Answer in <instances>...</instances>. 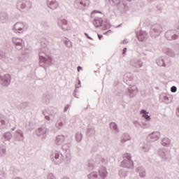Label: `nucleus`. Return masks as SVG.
Wrapping results in <instances>:
<instances>
[{
  "mask_svg": "<svg viewBox=\"0 0 179 179\" xmlns=\"http://www.w3.org/2000/svg\"><path fill=\"white\" fill-rule=\"evenodd\" d=\"M94 24L96 27H100V26H101V22H100V20H95Z\"/></svg>",
  "mask_w": 179,
  "mask_h": 179,
  "instance_id": "nucleus-4",
  "label": "nucleus"
},
{
  "mask_svg": "<svg viewBox=\"0 0 179 179\" xmlns=\"http://www.w3.org/2000/svg\"><path fill=\"white\" fill-rule=\"evenodd\" d=\"M65 111H66V107L65 108Z\"/></svg>",
  "mask_w": 179,
  "mask_h": 179,
  "instance_id": "nucleus-21",
  "label": "nucleus"
},
{
  "mask_svg": "<svg viewBox=\"0 0 179 179\" xmlns=\"http://www.w3.org/2000/svg\"><path fill=\"white\" fill-rule=\"evenodd\" d=\"M153 136H157V139H159V136H160V134L159 133H154L152 134V137Z\"/></svg>",
  "mask_w": 179,
  "mask_h": 179,
  "instance_id": "nucleus-9",
  "label": "nucleus"
},
{
  "mask_svg": "<svg viewBox=\"0 0 179 179\" xmlns=\"http://www.w3.org/2000/svg\"><path fill=\"white\" fill-rule=\"evenodd\" d=\"M169 35H170V34H169V33H166V34H165V36H166V38H168V40H171V39L170 38V37L169 36Z\"/></svg>",
  "mask_w": 179,
  "mask_h": 179,
  "instance_id": "nucleus-10",
  "label": "nucleus"
},
{
  "mask_svg": "<svg viewBox=\"0 0 179 179\" xmlns=\"http://www.w3.org/2000/svg\"><path fill=\"white\" fill-rule=\"evenodd\" d=\"M171 91L172 92V93H175V92H177V87H172L171 88Z\"/></svg>",
  "mask_w": 179,
  "mask_h": 179,
  "instance_id": "nucleus-7",
  "label": "nucleus"
},
{
  "mask_svg": "<svg viewBox=\"0 0 179 179\" xmlns=\"http://www.w3.org/2000/svg\"><path fill=\"white\" fill-rule=\"evenodd\" d=\"M138 40H141V36H138Z\"/></svg>",
  "mask_w": 179,
  "mask_h": 179,
  "instance_id": "nucleus-19",
  "label": "nucleus"
},
{
  "mask_svg": "<svg viewBox=\"0 0 179 179\" xmlns=\"http://www.w3.org/2000/svg\"><path fill=\"white\" fill-rule=\"evenodd\" d=\"M110 127H113L114 129H117V124H115V123H111Z\"/></svg>",
  "mask_w": 179,
  "mask_h": 179,
  "instance_id": "nucleus-8",
  "label": "nucleus"
},
{
  "mask_svg": "<svg viewBox=\"0 0 179 179\" xmlns=\"http://www.w3.org/2000/svg\"><path fill=\"white\" fill-rule=\"evenodd\" d=\"M59 139H64V136H59L57 137V141H59Z\"/></svg>",
  "mask_w": 179,
  "mask_h": 179,
  "instance_id": "nucleus-11",
  "label": "nucleus"
},
{
  "mask_svg": "<svg viewBox=\"0 0 179 179\" xmlns=\"http://www.w3.org/2000/svg\"><path fill=\"white\" fill-rule=\"evenodd\" d=\"M76 138L79 142V141L82 140V135L81 134H76Z\"/></svg>",
  "mask_w": 179,
  "mask_h": 179,
  "instance_id": "nucleus-5",
  "label": "nucleus"
},
{
  "mask_svg": "<svg viewBox=\"0 0 179 179\" xmlns=\"http://www.w3.org/2000/svg\"><path fill=\"white\" fill-rule=\"evenodd\" d=\"M87 37H88L90 39V37H89V35L87 34H85Z\"/></svg>",
  "mask_w": 179,
  "mask_h": 179,
  "instance_id": "nucleus-17",
  "label": "nucleus"
},
{
  "mask_svg": "<svg viewBox=\"0 0 179 179\" xmlns=\"http://www.w3.org/2000/svg\"><path fill=\"white\" fill-rule=\"evenodd\" d=\"M125 52H127V48H124L123 49V54H125Z\"/></svg>",
  "mask_w": 179,
  "mask_h": 179,
  "instance_id": "nucleus-13",
  "label": "nucleus"
},
{
  "mask_svg": "<svg viewBox=\"0 0 179 179\" xmlns=\"http://www.w3.org/2000/svg\"><path fill=\"white\" fill-rule=\"evenodd\" d=\"M98 37H99V40H101V37H103V35H98Z\"/></svg>",
  "mask_w": 179,
  "mask_h": 179,
  "instance_id": "nucleus-14",
  "label": "nucleus"
},
{
  "mask_svg": "<svg viewBox=\"0 0 179 179\" xmlns=\"http://www.w3.org/2000/svg\"><path fill=\"white\" fill-rule=\"evenodd\" d=\"M177 114H178L179 113V109H177Z\"/></svg>",
  "mask_w": 179,
  "mask_h": 179,
  "instance_id": "nucleus-18",
  "label": "nucleus"
},
{
  "mask_svg": "<svg viewBox=\"0 0 179 179\" xmlns=\"http://www.w3.org/2000/svg\"><path fill=\"white\" fill-rule=\"evenodd\" d=\"M81 2H85V0H83Z\"/></svg>",
  "mask_w": 179,
  "mask_h": 179,
  "instance_id": "nucleus-20",
  "label": "nucleus"
},
{
  "mask_svg": "<svg viewBox=\"0 0 179 179\" xmlns=\"http://www.w3.org/2000/svg\"><path fill=\"white\" fill-rule=\"evenodd\" d=\"M162 143H163V145H169V143H170V141H169V140H167V139H164L163 141H162Z\"/></svg>",
  "mask_w": 179,
  "mask_h": 179,
  "instance_id": "nucleus-6",
  "label": "nucleus"
},
{
  "mask_svg": "<svg viewBox=\"0 0 179 179\" xmlns=\"http://www.w3.org/2000/svg\"><path fill=\"white\" fill-rule=\"evenodd\" d=\"M80 71H82V67L78 66V71L80 72Z\"/></svg>",
  "mask_w": 179,
  "mask_h": 179,
  "instance_id": "nucleus-12",
  "label": "nucleus"
},
{
  "mask_svg": "<svg viewBox=\"0 0 179 179\" xmlns=\"http://www.w3.org/2000/svg\"><path fill=\"white\" fill-rule=\"evenodd\" d=\"M4 138L5 139H6L7 141H9V139H10V138H12V135L10 134V133L8 132V133H6L4 134Z\"/></svg>",
  "mask_w": 179,
  "mask_h": 179,
  "instance_id": "nucleus-3",
  "label": "nucleus"
},
{
  "mask_svg": "<svg viewBox=\"0 0 179 179\" xmlns=\"http://www.w3.org/2000/svg\"><path fill=\"white\" fill-rule=\"evenodd\" d=\"M48 2L49 6L51 9H56V8H58V3L55 0H48Z\"/></svg>",
  "mask_w": 179,
  "mask_h": 179,
  "instance_id": "nucleus-1",
  "label": "nucleus"
},
{
  "mask_svg": "<svg viewBox=\"0 0 179 179\" xmlns=\"http://www.w3.org/2000/svg\"><path fill=\"white\" fill-rule=\"evenodd\" d=\"M59 127H62V125H63L62 122H60V123L59 124Z\"/></svg>",
  "mask_w": 179,
  "mask_h": 179,
  "instance_id": "nucleus-16",
  "label": "nucleus"
},
{
  "mask_svg": "<svg viewBox=\"0 0 179 179\" xmlns=\"http://www.w3.org/2000/svg\"><path fill=\"white\" fill-rule=\"evenodd\" d=\"M141 114H143V118H145V120H150V116H149V115H148V113L146 112V110H142L141 111Z\"/></svg>",
  "mask_w": 179,
  "mask_h": 179,
  "instance_id": "nucleus-2",
  "label": "nucleus"
},
{
  "mask_svg": "<svg viewBox=\"0 0 179 179\" xmlns=\"http://www.w3.org/2000/svg\"><path fill=\"white\" fill-rule=\"evenodd\" d=\"M128 1H131V0H128Z\"/></svg>",
  "mask_w": 179,
  "mask_h": 179,
  "instance_id": "nucleus-22",
  "label": "nucleus"
},
{
  "mask_svg": "<svg viewBox=\"0 0 179 179\" xmlns=\"http://www.w3.org/2000/svg\"><path fill=\"white\" fill-rule=\"evenodd\" d=\"M63 22H64V24H67L66 20H64Z\"/></svg>",
  "mask_w": 179,
  "mask_h": 179,
  "instance_id": "nucleus-15",
  "label": "nucleus"
}]
</instances>
